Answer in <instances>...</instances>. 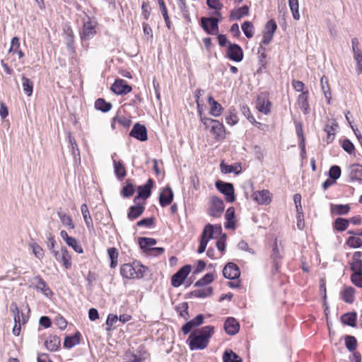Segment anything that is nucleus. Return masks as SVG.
<instances>
[{
	"mask_svg": "<svg viewBox=\"0 0 362 362\" xmlns=\"http://www.w3.org/2000/svg\"><path fill=\"white\" fill-rule=\"evenodd\" d=\"M214 328L213 326H205L190 334L187 342H189V349L193 350H202L205 349L211 335L214 334Z\"/></svg>",
	"mask_w": 362,
	"mask_h": 362,
	"instance_id": "1",
	"label": "nucleus"
},
{
	"mask_svg": "<svg viewBox=\"0 0 362 362\" xmlns=\"http://www.w3.org/2000/svg\"><path fill=\"white\" fill-rule=\"evenodd\" d=\"M147 268L139 262H134L133 264H124L121 267L120 274L126 279H141Z\"/></svg>",
	"mask_w": 362,
	"mask_h": 362,
	"instance_id": "2",
	"label": "nucleus"
},
{
	"mask_svg": "<svg viewBox=\"0 0 362 362\" xmlns=\"http://www.w3.org/2000/svg\"><path fill=\"white\" fill-rule=\"evenodd\" d=\"M202 123L207 127L208 122L212 124L211 132L214 134L216 141H221L226 137V129L223 123L211 118H202Z\"/></svg>",
	"mask_w": 362,
	"mask_h": 362,
	"instance_id": "3",
	"label": "nucleus"
},
{
	"mask_svg": "<svg viewBox=\"0 0 362 362\" xmlns=\"http://www.w3.org/2000/svg\"><path fill=\"white\" fill-rule=\"evenodd\" d=\"M29 288H33L37 291L41 292L44 296L50 297L53 293L50 288L47 286L45 280L40 276L37 275L30 280Z\"/></svg>",
	"mask_w": 362,
	"mask_h": 362,
	"instance_id": "4",
	"label": "nucleus"
},
{
	"mask_svg": "<svg viewBox=\"0 0 362 362\" xmlns=\"http://www.w3.org/2000/svg\"><path fill=\"white\" fill-rule=\"evenodd\" d=\"M219 19L216 17H202L201 18V26L209 35H218Z\"/></svg>",
	"mask_w": 362,
	"mask_h": 362,
	"instance_id": "5",
	"label": "nucleus"
},
{
	"mask_svg": "<svg viewBox=\"0 0 362 362\" xmlns=\"http://www.w3.org/2000/svg\"><path fill=\"white\" fill-rule=\"evenodd\" d=\"M224 203L222 199L217 197H212L210 199L208 214L210 216L219 218L224 211Z\"/></svg>",
	"mask_w": 362,
	"mask_h": 362,
	"instance_id": "6",
	"label": "nucleus"
},
{
	"mask_svg": "<svg viewBox=\"0 0 362 362\" xmlns=\"http://www.w3.org/2000/svg\"><path fill=\"white\" fill-rule=\"evenodd\" d=\"M216 187L220 192L226 196V200L228 202L232 203L235 200L233 184L219 180L216 182Z\"/></svg>",
	"mask_w": 362,
	"mask_h": 362,
	"instance_id": "7",
	"label": "nucleus"
},
{
	"mask_svg": "<svg viewBox=\"0 0 362 362\" xmlns=\"http://www.w3.org/2000/svg\"><path fill=\"white\" fill-rule=\"evenodd\" d=\"M213 235L214 227L211 224L208 223L202 231L200 239V244L197 250L198 253L201 254L205 251L208 242L211 238H213Z\"/></svg>",
	"mask_w": 362,
	"mask_h": 362,
	"instance_id": "8",
	"label": "nucleus"
},
{
	"mask_svg": "<svg viewBox=\"0 0 362 362\" xmlns=\"http://www.w3.org/2000/svg\"><path fill=\"white\" fill-rule=\"evenodd\" d=\"M191 271L190 265H185L180 269L175 274L173 275L171 279V284L173 287L180 286L186 277L188 276Z\"/></svg>",
	"mask_w": 362,
	"mask_h": 362,
	"instance_id": "9",
	"label": "nucleus"
},
{
	"mask_svg": "<svg viewBox=\"0 0 362 362\" xmlns=\"http://www.w3.org/2000/svg\"><path fill=\"white\" fill-rule=\"evenodd\" d=\"M53 255L58 262L62 263L66 269L71 268V257L65 247H62L60 250H53Z\"/></svg>",
	"mask_w": 362,
	"mask_h": 362,
	"instance_id": "10",
	"label": "nucleus"
},
{
	"mask_svg": "<svg viewBox=\"0 0 362 362\" xmlns=\"http://www.w3.org/2000/svg\"><path fill=\"white\" fill-rule=\"evenodd\" d=\"M111 90L117 95H126L130 93L132 88L125 80L117 78L112 85Z\"/></svg>",
	"mask_w": 362,
	"mask_h": 362,
	"instance_id": "11",
	"label": "nucleus"
},
{
	"mask_svg": "<svg viewBox=\"0 0 362 362\" xmlns=\"http://www.w3.org/2000/svg\"><path fill=\"white\" fill-rule=\"evenodd\" d=\"M271 107L272 103L269 99L268 95L264 93L259 95L257 100V110L265 115H268L271 112Z\"/></svg>",
	"mask_w": 362,
	"mask_h": 362,
	"instance_id": "12",
	"label": "nucleus"
},
{
	"mask_svg": "<svg viewBox=\"0 0 362 362\" xmlns=\"http://www.w3.org/2000/svg\"><path fill=\"white\" fill-rule=\"evenodd\" d=\"M129 135L141 141H145L148 139L147 129L146 127L139 123H136Z\"/></svg>",
	"mask_w": 362,
	"mask_h": 362,
	"instance_id": "13",
	"label": "nucleus"
},
{
	"mask_svg": "<svg viewBox=\"0 0 362 362\" xmlns=\"http://www.w3.org/2000/svg\"><path fill=\"white\" fill-rule=\"evenodd\" d=\"M223 275L228 279H235L240 276V271L235 263L228 262L223 269Z\"/></svg>",
	"mask_w": 362,
	"mask_h": 362,
	"instance_id": "14",
	"label": "nucleus"
},
{
	"mask_svg": "<svg viewBox=\"0 0 362 362\" xmlns=\"http://www.w3.org/2000/svg\"><path fill=\"white\" fill-rule=\"evenodd\" d=\"M153 185V180L149 179L145 185L139 186L138 187V195L135 197L134 202H136L139 199H146L148 198L151 193Z\"/></svg>",
	"mask_w": 362,
	"mask_h": 362,
	"instance_id": "15",
	"label": "nucleus"
},
{
	"mask_svg": "<svg viewBox=\"0 0 362 362\" xmlns=\"http://www.w3.org/2000/svg\"><path fill=\"white\" fill-rule=\"evenodd\" d=\"M308 98L309 91H305L300 93L297 98L296 104L298 107L303 111L304 115H308L310 112Z\"/></svg>",
	"mask_w": 362,
	"mask_h": 362,
	"instance_id": "16",
	"label": "nucleus"
},
{
	"mask_svg": "<svg viewBox=\"0 0 362 362\" xmlns=\"http://www.w3.org/2000/svg\"><path fill=\"white\" fill-rule=\"evenodd\" d=\"M349 264L353 273L362 272V252H355L352 255Z\"/></svg>",
	"mask_w": 362,
	"mask_h": 362,
	"instance_id": "17",
	"label": "nucleus"
},
{
	"mask_svg": "<svg viewBox=\"0 0 362 362\" xmlns=\"http://www.w3.org/2000/svg\"><path fill=\"white\" fill-rule=\"evenodd\" d=\"M227 54L228 57L235 62H240L243 57V52L241 47L236 44L229 45Z\"/></svg>",
	"mask_w": 362,
	"mask_h": 362,
	"instance_id": "18",
	"label": "nucleus"
},
{
	"mask_svg": "<svg viewBox=\"0 0 362 362\" xmlns=\"http://www.w3.org/2000/svg\"><path fill=\"white\" fill-rule=\"evenodd\" d=\"M173 199V192L170 187H166L160 194L159 202L162 207H165L171 204Z\"/></svg>",
	"mask_w": 362,
	"mask_h": 362,
	"instance_id": "19",
	"label": "nucleus"
},
{
	"mask_svg": "<svg viewBox=\"0 0 362 362\" xmlns=\"http://www.w3.org/2000/svg\"><path fill=\"white\" fill-rule=\"evenodd\" d=\"M117 124L122 126L124 128H128L132 124V119L129 117L119 115L117 113L113 118L111 122V127L112 129H117Z\"/></svg>",
	"mask_w": 362,
	"mask_h": 362,
	"instance_id": "20",
	"label": "nucleus"
},
{
	"mask_svg": "<svg viewBox=\"0 0 362 362\" xmlns=\"http://www.w3.org/2000/svg\"><path fill=\"white\" fill-rule=\"evenodd\" d=\"M252 196H253L254 199L259 204L267 205L272 201L270 192L267 189L257 191L253 193Z\"/></svg>",
	"mask_w": 362,
	"mask_h": 362,
	"instance_id": "21",
	"label": "nucleus"
},
{
	"mask_svg": "<svg viewBox=\"0 0 362 362\" xmlns=\"http://www.w3.org/2000/svg\"><path fill=\"white\" fill-rule=\"evenodd\" d=\"M226 332L230 335L237 334L240 329L238 322L233 317H228L224 323Z\"/></svg>",
	"mask_w": 362,
	"mask_h": 362,
	"instance_id": "22",
	"label": "nucleus"
},
{
	"mask_svg": "<svg viewBox=\"0 0 362 362\" xmlns=\"http://www.w3.org/2000/svg\"><path fill=\"white\" fill-rule=\"evenodd\" d=\"M209 105L210 106L209 113L214 116L218 117L222 115L223 108L220 103L216 101L212 96L208 98Z\"/></svg>",
	"mask_w": 362,
	"mask_h": 362,
	"instance_id": "23",
	"label": "nucleus"
},
{
	"mask_svg": "<svg viewBox=\"0 0 362 362\" xmlns=\"http://www.w3.org/2000/svg\"><path fill=\"white\" fill-rule=\"evenodd\" d=\"M60 344V338L56 335H50L45 342V347L50 351H56Z\"/></svg>",
	"mask_w": 362,
	"mask_h": 362,
	"instance_id": "24",
	"label": "nucleus"
},
{
	"mask_svg": "<svg viewBox=\"0 0 362 362\" xmlns=\"http://www.w3.org/2000/svg\"><path fill=\"white\" fill-rule=\"evenodd\" d=\"M140 247L144 252H151L152 248H153V245H155L157 243L156 240L153 238H146L141 237L138 240Z\"/></svg>",
	"mask_w": 362,
	"mask_h": 362,
	"instance_id": "25",
	"label": "nucleus"
},
{
	"mask_svg": "<svg viewBox=\"0 0 362 362\" xmlns=\"http://www.w3.org/2000/svg\"><path fill=\"white\" fill-rule=\"evenodd\" d=\"M144 210L145 207L139 204L132 206L129 209L127 217L129 220L133 221L141 216Z\"/></svg>",
	"mask_w": 362,
	"mask_h": 362,
	"instance_id": "26",
	"label": "nucleus"
},
{
	"mask_svg": "<svg viewBox=\"0 0 362 362\" xmlns=\"http://www.w3.org/2000/svg\"><path fill=\"white\" fill-rule=\"evenodd\" d=\"M249 14V7L246 5L238 8L237 9H233L230 11V19L231 21L240 20L241 18L246 16Z\"/></svg>",
	"mask_w": 362,
	"mask_h": 362,
	"instance_id": "27",
	"label": "nucleus"
},
{
	"mask_svg": "<svg viewBox=\"0 0 362 362\" xmlns=\"http://www.w3.org/2000/svg\"><path fill=\"white\" fill-rule=\"evenodd\" d=\"M114 172L119 180H122L127 175V171L124 165L119 160H113Z\"/></svg>",
	"mask_w": 362,
	"mask_h": 362,
	"instance_id": "28",
	"label": "nucleus"
},
{
	"mask_svg": "<svg viewBox=\"0 0 362 362\" xmlns=\"http://www.w3.org/2000/svg\"><path fill=\"white\" fill-rule=\"evenodd\" d=\"M225 218L226 219V222L225 223V228L227 229H235V223L234 221L235 218V208L231 206L229 207L225 214Z\"/></svg>",
	"mask_w": 362,
	"mask_h": 362,
	"instance_id": "29",
	"label": "nucleus"
},
{
	"mask_svg": "<svg viewBox=\"0 0 362 362\" xmlns=\"http://www.w3.org/2000/svg\"><path fill=\"white\" fill-rule=\"evenodd\" d=\"M80 333L76 332L74 335L66 336L64 340V346L66 349H71L80 341Z\"/></svg>",
	"mask_w": 362,
	"mask_h": 362,
	"instance_id": "30",
	"label": "nucleus"
},
{
	"mask_svg": "<svg viewBox=\"0 0 362 362\" xmlns=\"http://www.w3.org/2000/svg\"><path fill=\"white\" fill-rule=\"evenodd\" d=\"M356 313H347L341 315V321L344 325L354 327L356 325Z\"/></svg>",
	"mask_w": 362,
	"mask_h": 362,
	"instance_id": "31",
	"label": "nucleus"
},
{
	"mask_svg": "<svg viewBox=\"0 0 362 362\" xmlns=\"http://www.w3.org/2000/svg\"><path fill=\"white\" fill-rule=\"evenodd\" d=\"M350 177L352 180H356L362 182V165L353 164L350 167Z\"/></svg>",
	"mask_w": 362,
	"mask_h": 362,
	"instance_id": "32",
	"label": "nucleus"
},
{
	"mask_svg": "<svg viewBox=\"0 0 362 362\" xmlns=\"http://www.w3.org/2000/svg\"><path fill=\"white\" fill-rule=\"evenodd\" d=\"M22 86L24 93L28 96H31L33 92L34 83L32 80L27 78L25 75L22 76Z\"/></svg>",
	"mask_w": 362,
	"mask_h": 362,
	"instance_id": "33",
	"label": "nucleus"
},
{
	"mask_svg": "<svg viewBox=\"0 0 362 362\" xmlns=\"http://www.w3.org/2000/svg\"><path fill=\"white\" fill-rule=\"evenodd\" d=\"M221 170L223 173H234L239 174L241 171V166L240 164L227 165L222 162L221 164Z\"/></svg>",
	"mask_w": 362,
	"mask_h": 362,
	"instance_id": "34",
	"label": "nucleus"
},
{
	"mask_svg": "<svg viewBox=\"0 0 362 362\" xmlns=\"http://www.w3.org/2000/svg\"><path fill=\"white\" fill-rule=\"evenodd\" d=\"M350 211V206L348 204H335L332 205L331 211L337 215H346Z\"/></svg>",
	"mask_w": 362,
	"mask_h": 362,
	"instance_id": "35",
	"label": "nucleus"
},
{
	"mask_svg": "<svg viewBox=\"0 0 362 362\" xmlns=\"http://www.w3.org/2000/svg\"><path fill=\"white\" fill-rule=\"evenodd\" d=\"M112 105L110 103L105 101L103 98H98L95 102V108L103 112L111 110Z\"/></svg>",
	"mask_w": 362,
	"mask_h": 362,
	"instance_id": "36",
	"label": "nucleus"
},
{
	"mask_svg": "<svg viewBox=\"0 0 362 362\" xmlns=\"http://www.w3.org/2000/svg\"><path fill=\"white\" fill-rule=\"evenodd\" d=\"M349 226V220L344 218H337L334 222V228L337 231H344Z\"/></svg>",
	"mask_w": 362,
	"mask_h": 362,
	"instance_id": "37",
	"label": "nucleus"
},
{
	"mask_svg": "<svg viewBox=\"0 0 362 362\" xmlns=\"http://www.w3.org/2000/svg\"><path fill=\"white\" fill-rule=\"evenodd\" d=\"M57 215H58L62 223L64 226H66L71 229L74 228V224L73 223V221H72L71 216H68L66 214H65L64 212H62L61 211L57 212Z\"/></svg>",
	"mask_w": 362,
	"mask_h": 362,
	"instance_id": "38",
	"label": "nucleus"
},
{
	"mask_svg": "<svg viewBox=\"0 0 362 362\" xmlns=\"http://www.w3.org/2000/svg\"><path fill=\"white\" fill-rule=\"evenodd\" d=\"M355 289L353 287H346L343 291L342 299L347 303H352L354 300Z\"/></svg>",
	"mask_w": 362,
	"mask_h": 362,
	"instance_id": "39",
	"label": "nucleus"
},
{
	"mask_svg": "<svg viewBox=\"0 0 362 362\" xmlns=\"http://www.w3.org/2000/svg\"><path fill=\"white\" fill-rule=\"evenodd\" d=\"M225 119L226 123L230 126H233L238 122L239 118L234 108L230 109L228 110V114L226 115Z\"/></svg>",
	"mask_w": 362,
	"mask_h": 362,
	"instance_id": "40",
	"label": "nucleus"
},
{
	"mask_svg": "<svg viewBox=\"0 0 362 362\" xmlns=\"http://www.w3.org/2000/svg\"><path fill=\"white\" fill-rule=\"evenodd\" d=\"M68 140L69 144V147L71 148V156L74 158H76L77 157H80V152L78 148V146L76 143L74 138L72 136L70 132L68 133Z\"/></svg>",
	"mask_w": 362,
	"mask_h": 362,
	"instance_id": "41",
	"label": "nucleus"
},
{
	"mask_svg": "<svg viewBox=\"0 0 362 362\" xmlns=\"http://www.w3.org/2000/svg\"><path fill=\"white\" fill-rule=\"evenodd\" d=\"M223 362H242V359L233 351L226 350L223 355Z\"/></svg>",
	"mask_w": 362,
	"mask_h": 362,
	"instance_id": "42",
	"label": "nucleus"
},
{
	"mask_svg": "<svg viewBox=\"0 0 362 362\" xmlns=\"http://www.w3.org/2000/svg\"><path fill=\"white\" fill-rule=\"evenodd\" d=\"M242 30L245 35L250 39L254 36L255 28L252 22L245 21L242 24Z\"/></svg>",
	"mask_w": 362,
	"mask_h": 362,
	"instance_id": "43",
	"label": "nucleus"
},
{
	"mask_svg": "<svg viewBox=\"0 0 362 362\" xmlns=\"http://www.w3.org/2000/svg\"><path fill=\"white\" fill-rule=\"evenodd\" d=\"M345 346L349 351H354L357 347V340L355 337L346 335L344 337Z\"/></svg>",
	"mask_w": 362,
	"mask_h": 362,
	"instance_id": "44",
	"label": "nucleus"
},
{
	"mask_svg": "<svg viewBox=\"0 0 362 362\" xmlns=\"http://www.w3.org/2000/svg\"><path fill=\"white\" fill-rule=\"evenodd\" d=\"M321 88L323 90L324 95L327 99H328V103L330 101L331 98V91L328 83V79L325 76H322L320 80Z\"/></svg>",
	"mask_w": 362,
	"mask_h": 362,
	"instance_id": "45",
	"label": "nucleus"
},
{
	"mask_svg": "<svg viewBox=\"0 0 362 362\" xmlns=\"http://www.w3.org/2000/svg\"><path fill=\"white\" fill-rule=\"evenodd\" d=\"M108 256L110 259V267L115 268L117 265L118 252L115 247H110L107 250Z\"/></svg>",
	"mask_w": 362,
	"mask_h": 362,
	"instance_id": "46",
	"label": "nucleus"
},
{
	"mask_svg": "<svg viewBox=\"0 0 362 362\" xmlns=\"http://www.w3.org/2000/svg\"><path fill=\"white\" fill-rule=\"evenodd\" d=\"M295 125H296V134L299 139V144L303 148H304V147H305V136L303 134V124L300 122H296L295 123Z\"/></svg>",
	"mask_w": 362,
	"mask_h": 362,
	"instance_id": "47",
	"label": "nucleus"
},
{
	"mask_svg": "<svg viewBox=\"0 0 362 362\" xmlns=\"http://www.w3.org/2000/svg\"><path fill=\"white\" fill-rule=\"evenodd\" d=\"M213 288L208 287L206 288L198 289L192 291L191 294L197 298H205L212 294Z\"/></svg>",
	"mask_w": 362,
	"mask_h": 362,
	"instance_id": "48",
	"label": "nucleus"
},
{
	"mask_svg": "<svg viewBox=\"0 0 362 362\" xmlns=\"http://www.w3.org/2000/svg\"><path fill=\"white\" fill-rule=\"evenodd\" d=\"M290 9L292 12L293 17L295 20H299L300 13L298 11L299 4L298 0H288Z\"/></svg>",
	"mask_w": 362,
	"mask_h": 362,
	"instance_id": "49",
	"label": "nucleus"
},
{
	"mask_svg": "<svg viewBox=\"0 0 362 362\" xmlns=\"http://www.w3.org/2000/svg\"><path fill=\"white\" fill-rule=\"evenodd\" d=\"M20 49V40L18 37H13L11 40V47L8 50L10 57H13L16 52Z\"/></svg>",
	"mask_w": 362,
	"mask_h": 362,
	"instance_id": "50",
	"label": "nucleus"
},
{
	"mask_svg": "<svg viewBox=\"0 0 362 362\" xmlns=\"http://www.w3.org/2000/svg\"><path fill=\"white\" fill-rule=\"evenodd\" d=\"M135 192L134 186L133 184L129 182V181H127V185L123 187V188L121 190V194L124 197H130L133 195V194Z\"/></svg>",
	"mask_w": 362,
	"mask_h": 362,
	"instance_id": "51",
	"label": "nucleus"
},
{
	"mask_svg": "<svg viewBox=\"0 0 362 362\" xmlns=\"http://www.w3.org/2000/svg\"><path fill=\"white\" fill-rule=\"evenodd\" d=\"M277 30V24L274 19H271L264 25L263 33L274 35Z\"/></svg>",
	"mask_w": 362,
	"mask_h": 362,
	"instance_id": "52",
	"label": "nucleus"
},
{
	"mask_svg": "<svg viewBox=\"0 0 362 362\" xmlns=\"http://www.w3.org/2000/svg\"><path fill=\"white\" fill-rule=\"evenodd\" d=\"M214 280V276L212 274L208 273L205 274L202 279L198 280L195 284L194 286L199 287V286H204L210 283H211Z\"/></svg>",
	"mask_w": 362,
	"mask_h": 362,
	"instance_id": "53",
	"label": "nucleus"
},
{
	"mask_svg": "<svg viewBox=\"0 0 362 362\" xmlns=\"http://www.w3.org/2000/svg\"><path fill=\"white\" fill-rule=\"evenodd\" d=\"M257 53L259 55V64L262 68L265 69L267 66L266 59L267 57V53H266V49L263 46L260 45L258 49Z\"/></svg>",
	"mask_w": 362,
	"mask_h": 362,
	"instance_id": "54",
	"label": "nucleus"
},
{
	"mask_svg": "<svg viewBox=\"0 0 362 362\" xmlns=\"http://www.w3.org/2000/svg\"><path fill=\"white\" fill-rule=\"evenodd\" d=\"M90 35V22L88 21L83 24L82 32L81 33V38L82 42L87 41Z\"/></svg>",
	"mask_w": 362,
	"mask_h": 362,
	"instance_id": "55",
	"label": "nucleus"
},
{
	"mask_svg": "<svg viewBox=\"0 0 362 362\" xmlns=\"http://www.w3.org/2000/svg\"><path fill=\"white\" fill-rule=\"evenodd\" d=\"M346 245L350 247L358 248L362 245V240L355 236H350L346 240Z\"/></svg>",
	"mask_w": 362,
	"mask_h": 362,
	"instance_id": "56",
	"label": "nucleus"
},
{
	"mask_svg": "<svg viewBox=\"0 0 362 362\" xmlns=\"http://www.w3.org/2000/svg\"><path fill=\"white\" fill-rule=\"evenodd\" d=\"M66 243L69 247H72L77 253H83V248L81 245L78 244L76 238L71 237Z\"/></svg>",
	"mask_w": 362,
	"mask_h": 362,
	"instance_id": "57",
	"label": "nucleus"
},
{
	"mask_svg": "<svg viewBox=\"0 0 362 362\" xmlns=\"http://www.w3.org/2000/svg\"><path fill=\"white\" fill-rule=\"evenodd\" d=\"M188 304L186 302H183L182 303H180L176 306V310L177 313H180V315L184 317L185 319H187V317L188 316Z\"/></svg>",
	"mask_w": 362,
	"mask_h": 362,
	"instance_id": "58",
	"label": "nucleus"
},
{
	"mask_svg": "<svg viewBox=\"0 0 362 362\" xmlns=\"http://www.w3.org/2000/svg\"><path fill=\"white\" fill-rule=\"evenodd\" d=\"M151 8L148 1L143 2L141 5V14L145 20H148L151 16Z\"/></svg>",
	"mask_w": 362,
	"mask_h": 362,
	"instance_id": "59",
	"label": "nucleus"
},
{
	"mask_svg": "<svg viewBox=\"0 0 362 362\" xmlns=\"http://www.w3.org/2000/svg\"><path fill=\"white\" fill-rule=\"evenodd\" d=\"M143 32L148 41L152 42L153 39V31L151 26L147 23H142Z\"/></svg>",
	"mask_w": 362,
	"mask_h": 362,
	"instance_id": "60",
	"label": "nucleus"
},
{
	"mask_svg": "<svg viewBox=\"0 0 362 362\" xmlns=\"http://www.w3.org/2000/svg\"><path fill=\"white\" fill-rule=\"evenodd\" d=\"M351 281L355 286L362 288V272L353 273L351 276Z\"/></svg>",
	"mask_w": 362,
	"mask_h": 362,
	"instance_id": "61",
	"label": "nucleus"
},
{
	"mask_svg": "<svg viewBox=\"0 0 362 362\" xmlns=\"http://www.w3.org/2000/svg\"><path fill=\"white\" fill-rule=\"evenodd\" d=\"M329 177L333 180H337L341 175V169L337 165H333L329 171Z\"/></svg>",
	"mask_w": 362,
	"mask_h": 362,
	"instance_id": "62",
	"label": "nucleus"
},
{
	"mask_svg": "<svg viewBox=\"0 0 362 362\" xmlns=\"http://www.w3.org/2000/svg\"><path fill=\"white\" fill-rule=\"evenodd\" d=\"M354 59L357 64V71L358 74L362 73V52H358L354 54Z\"/></svg>",
	"mask_w": 362,
	"mask_h": 362,
	"instance_id": "63",
	"label": "nucleus"
},
{
	"mask_svg": "<svg viewBox=\"0 0 362 362\" xmlns=\"http://www.w3.org/2000/svg\"><path fill=\"white\" fill-rule=\"evenodd\" d=\"M124 360V362H143L141 356L134 354H126Z\"/></svg>",
	"mask_w": 362,
	"mask_h": 362,
	"instance_id": "64",
	"label": "nucleus"
}]
</instances>
